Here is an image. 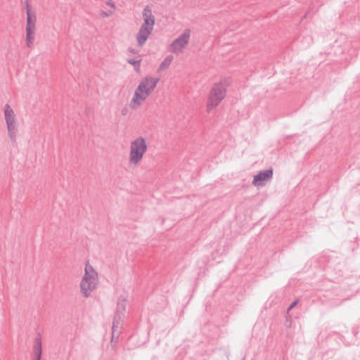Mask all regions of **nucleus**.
<instances>
[{"instance_id": "f257e3e1", "label": "nucleus", "mask_w": 360, "mask_h": 360, "mask_svg": "<svg viewBox=\"0 0 360 360\" xmlns=\"http://www.w3.org/2000/svg\"><path fill=\"white\" fill-rule=\"evenodd\" d=\"M158 79L153 77H146L141 79L136 88L130 101L129 107L136 109L143 103L156 88Z\"/></svg>"}, {"instance_id": "f03ea898", "label": "nucleus", "mask_w": 360, "mask_h": 360, "mask_svg": "<svg viewBox=\"0 0 360 360\" xmlns=\"http://www.w3.org/2000/svg\"><path fill=\"white\" fill-rule=\"evenodd\" d=\"M148 149V146L146 138L138 136L134 139L129 144V165L133 167L139 165L142 162Z\"/></svg>"}, {"instance_id": "7ed1b4c3", "label": "nucleus", "mask_w": 360, "mask_h": 360, "mask_svg": "<svg viewBox=\"0 0 360 360\" xmlns=\"http://www.w3.org/2000/svg\"><path fill=\"white\" fill-rule=\"evenodd\" d=\"M229 86V83L226 79L221 80L213 85L206 103V110L208 112L214 110L224 100Z\"/></svg>"}, {"instance_id": "20e7f679", "label": "nucleus", "mask_w": 360, "mask_h": 360, "mask_svg": "<svg viewBox=\"0 0 360 360\" xmlns=\"http://www.w3.org/2000/svg\"><path fill=\"white\" fill-rule=\"evenodd\" d=\"M3 112L8 138L11 142L15 143L17 140L19 131V123L17 115L13 107L8 103L4 105Z\"/></svg>"}, {"instance_id": "39448f33", "label": "nucleus", "mask_w": 360, "mask_h": 360, "mask_svg": "<svg viewBox=\"0 0 360 360\" xmlns=\"http://www.w3.org/2000/svg\"><path fill=\"white\" fill-rule=\"evenodd\" d=\"M143 22L136 36V41L139 46H143L145 44L151 34L155 25V17L150 8H145L143 9Z\"/></svg>"}, {"instance_id": "423d86ee", "label": "nucleus", "mask_w": 360, "mask_h": 360, "mask_svg": "<svg viewBox=\"0 0 360 360\" xmlns=\"http://www.w3.org/2000/svg\"><path fill=\"white\" fill-rule=\"evenodd\" d=\"M99 283L98 275L93 266L86 263L84 274L80 283L82 293L85 297H89L96 289Z\"/></svg>"}, {"instance_id": "0eeeda50", "label": "nucleus", "mask_w": 360, "mask_h": 360, "mask_svg": "<svg viewBox=\"0 0 360 360\" xmlns=\"http://www.w3.org/2000/svg\"><path fill=\"white\" fill-rule=\"evenodd\" d=\"M191 35L190 29H186L184 32L175 39L169 45V51L175 54L183 52L188 46Z\"/></svg>"}, {"instance_id": "6e6552de", "label": "nucleus", "mask_w": 360, "mask_h": 360, "mask_svg": "<svg viewBox=\"0 0 360 360\" xmlns=\"http://www.w3.org/2000/svg\"><path fill=\"white\" fill-rule=\"evenodd\" d=\"M36 15L30 10L27 11L26 44L28 47L33 45L35 39Z\"/></svg>"}, {"instance_id": "1a4fd4ad", "label": "nucleus", "mask_w": 360, "mask_h": 360, "mask_svg": "<svg viewBox=\"0 0 360 360\" xmlns=\"http://www.w3.org/2000/svg\"><path fill=\"white\" fill-rule=\"evenodd\" d=\"M273 169H270L264 172H260L255 176L252 184L255 186H261L264 184V181H269L272 178Z\"/></svg>"}, {"instance_id": "9d476101", "label": "nucleus", "mask_w": 360, "mask_h": 360, "mask_svg": "<svg viewBox=\"0 0 360 360\" xmlns=\"http://www.w3.org/2000/svg\"><path fill=\"white\" fill-rule=\"evenodd\" d=\"M105 5L106 6L107 11H100V15L103 18L112 15L116 9L115 3L112 0H107L105 2Z\"/></svg>"}, {"instance_id": "9b49d317", "label": "nucleus", "mask_w": 360, "mask_h": 360, "mask_svg": "<svg viewBox=\"0 0 360 360\" xmlns=\"http://www.w3.org/2000/svg\"><path fill=\"white\" fill-rule=\"evenodd\" d=\"M127 62L131 65L134 68V69L137 72H141V58L140 57H137L136 58H128Z\"/></svg>"}, {"instance_id": "f8f14e48", "label": "nucleus", "mask_w": 360, "mask_h": 360, "mask_svg": "<svg viewBox=\"0 0 360 360\" xmlns=\"http://www.w3.org/2000/svg\"><path fill=\"white\" fill-rule=\"evenodd\" d=\"M172 61V58L169 56L164 59V60L161 63V64L159 66L160 70H165L167 69L169 65H171Z\"/></svg>"}, {"instance_id": "ddd939ff", "label": "nucleus", "mask_w": 360, "mask_h": 360, "mask_svg": "<svg viewBox=\"0 0 360 360\" xmlns=\"http://www.w3.org/2000/svg\"><path fill=\"white\" fill-rule=\"evenodd\" d=\"M34 349L36 360H40L41 356V345L40 341L37 342Z\"/></svg>"}, {"instance_id": "4468645a", "label": "nucleus", "mask_w": 360, "mask_h": 360, "mask_svg": "<svg viewBox=\"0 0 360 360\" xmlns=\"http://www.w3.org/2000/svg\"><path fill=\"white\" fill-rule=\"evenodd\" d=\"M297 304V301H295L294 302L290 307V309H291L292 308H293L294 307L296 306V304Z\"/></svg>"}]
</instances>
